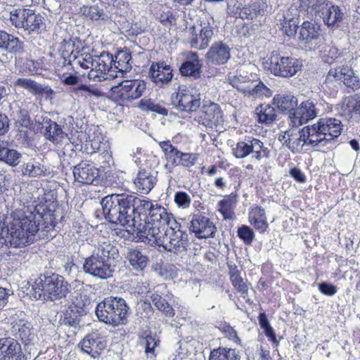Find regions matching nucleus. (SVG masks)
Masks as SVG:
<instances>
[{
    "label": "nucleus",
    "mask_w": 360,
    "mask_h": 360,
    "mask_svg": "<svg viewBox=\"0 0 360 360\" xmlns=\"http://www.w3.org/2000/svg\"><path fill=\"white\" fill-rule=\"evenodd\" d=\"M154 205L126 193L108 195L101 201L105 219L112 224L129 228L127 231L132 233L136 231L139 222H141L140 215L149 212Z\"/></svg>",
    "instance_id": "nucleus-1"
},
{
    "label": "nucleus",
    "mask_w": 360,
    "mask_h": 360,
    "mask_svg": "<svg viewBox=\"0 0 360 360\" xmlns=\"http://www.w3.org/2000/svg\"><path fill=\"white\" fill-rule=\"evenodd\" d=\"M12 221L6 229L7 244L14 248H20L32 243L37 235L44 238V231H48L43 227V216L35 211L34 207L23 205L22 208H15L11 213Z\"/></svg>",
    "instance_id": "nucleus-2"
},
{
    "label": "nucleus",
    "mask_w": 360,
    "mask_h": 360,
    "mask_svg": "<svg viewBox=\"0 0 360 360\" xmlns=\"http://www.w3.org/2000/svg\"><path fill=\"white\" fill-rule=\"evenodd\" d=\"M171 226L160 230V228L150 225L143 224L141 232L146 235H141L146 237V240L151 245L155 244L162 247L164 250L174 253L186 251L188 245L187 236L180 230V224L172 220Z\"/></svg>",
    "instance_id": "nucleus-3"
},
{
    "label": "nucleus",
    "mask_w": 360,
    "mask_h": 360,
    "mask_svg": "<svg viewBox=\"0 0 360 360\" xmlns=\"http://www.w3.org/2000/svg\"><path fill=\"white\" fill-rule=\"evenodd\" d=\"M341 131L340 120L335 118L321 120L314 124L302 128L304 146L316 150L325 147L332 149L334 139L339 136Z\"/></svg>",
    "instance_id": "nucleus-4"
},
{
    "label": "nucleus",
    "mask_w": 360,
    "mask_h": 360,
    "mask_svg": "<svg viewBox=\"0 0 360 360\" xmlns=\"http://www.w3.org/2000/svg\"><path fill=\"white\" fill-rule=\"evenodd\" d=\"M117 254V249L110 240L103 239L99 241L92 255L85 259L84 271L101 279L110 278L114 271L111 260Z\"/></svg>",
    "instance_id": "nucleus-5"
},
{
    "label": "nucleus",
    "mask_w": 360,
    "mask_h": 360,
    "mask_svg": "<svg viewBox=\"0 0 360 360\" xmlns=\"http://www.w3.org/2000/svg\"><path fill=\"white\" fill-rule=\"evenodd\" d=\"M68 292V283L58 274L40 275L32 285L31 295L39 300L47 297L51 300L65 297Z\"/></svg>",
    "instance_id": "nucleus-6"
},
{
    "label": "nucleus",
    "mask_w": 360,
    "mask_h": 360,
    "mask_svg": "<svg viewBox=\"0 0 360 360\" xmlns=\"http://www.w3.org/2000/svg\"><path fill=\"white\" fill-rule=\"evenodd\" d=\"M129 307L126 301L118 297H109L99 302L95 313L98 320L106 324H125Z\"/></svg>",
    "instance_id": "nucleus-7"
},
{
    "label": "nucleus",
    "mask_w": 360,
    "mask_h": 360,
    "mask_svg": "<svg viewBox=\"0 0 360 360\" xmlns=\"http://www.w3.org/2000/svg\"><path fill=\"white\" fill-rule=\"evenodd\" d=\"M214 20L209 15H205L200 20V27L193 25L188 29V41L192 48L206 49L214 35Z\"/></svg>",
    "instance_id": "nucleus-8"
},
{
    "label": "nucleus",
    "mask_w": 360,
    "mask_h": 360,
    "mask_svg": "<svg viewBox=\"0 0 360 360\" xmlns=\"http://www.w3.org/2000/svg\"><path fill=\"white\" fill-rule=\"evenodd\" d=\"M308 8L319 15L328 27H333L343 19L342 10L327 0H306Z\"/></svg>",
    "instance_id": "nucleus-9"
},
{
    "label": "nucleus",
    "mask_w": 360,
    "mask_h": 360,
    "mask_svg": "<svg viewBox=\"0 0 360 360\" xmlns=\"http://www.w3.org/2000/svg\"><path fill=\"white\" fill-rule=\"evenodd\" d=\"M270 60V70L276 76L289 77L295 75L302 66L296 58L282 56L276 52H272Z\"/></svg>",
    "instance_id": "nucleus-10"
},
{
    "label": "nucleus",
    "mask_w": 360,
    "mask_h": 360,
    "mask_svg": "<svg viewBox=\"0 0 360 360\" xmlns=\"http://www.w3.org/2000/svg\"><path fill=\"white\" fill-rule=\"evenodd\" d=\"M231 84L245 96L257 98L262 96H269L271 91L262 82L250 79L249 75L241 74L235 76L231 80Z\"/></svg>",
    "instance_id": "nucleus-11"
},
{
    "label": "nucleus",
    "mask_w": 360,
    "mask_h": 360,
    "mask_svg": "<svg viewBox=\"0 0 360 360\" xmlns=\"http://www.w3.org/2000/svg\"><path fill=\"white\" fill-rule=\"evenodd\" d=\"M172 220L175 219L171 214L167 212L165 208L158 204H155L148 212V221H144L143 222H139L135 232H136L139 238L143 241L146 237L141 236L144 234L139 230V228L142 229L141 226H143V224L156 226L160 228V230H162L168 226H171Z\"/></svg>",
    "instance_id": "nucleus-12"
},
{
    "label": "nucleus",
    "mask_w": 360,
    "mask_h": 360,
    "mask_svg": "<svg viewBox=\"0 0 360 360\" xmlns=\"http://www.w3.org/2000/svg\"><path fill=\"white\" fill-rule=\"evenodd\" d=\"M146 90V83L141 79H127L112 87L123 101H132L142 96Z\"/></svg>",
    "instance_id": "nucleus-13"
},
{
    "label": "nucleus",
    "mask_w": 360,
    "mask_h": 360,
    "mask_svg": "<svg viewBox=\"0 0 360 360\" xmlns=\"http://www.w3.org/2000/svg\"><path fill=\"white\" fill-rule=\"evenodd\" d=\"M300 11L295 4L292 5L287 10L282 11L276 14L275 20L276 25L283 32L289 36H294L298 27Z\"/></svg>",
    "instance_id": "nucleus-14"
},
{
    "label": "nucleus",
    "mask_w": 360,
    "mask_h": 360,
    "mask_svg": "<svg viewBox=\"0 0 360 360\" xmlns=\"http://www.w3.org/2000/svg\"><path fill=\"white\" fill-rule=\"evenodd\" d=\"M333 80L342 82L345 85L354 90L360 89V79L353 69L347 65L331 68L328 71L326 83L332 82Z\"/></svg>",
    "instance_id": "nucleus-15"
},
{
    "label": "nucleus",
    "mask_w": 360,
    "mask_h": 360,
    "mask_svg": "<svg viewBox=\"0 0 360 360\" xmlns=\"http://www.w3.org/2000/svg\"><path fill=\"white\" fill-rule=\"evenodd\" d=\"M172 103L180 111L193 112L200 107V98L188 89L179 88L176 94L172 95Z\"/></svg>",
    "instance_id": "nucleus-16"
},
{
    "label": "nucleus",
    "mask_w": 360,
    "mask_h": 360,
    "mask_svg": "<svg viewBox=\"0 0 360 360\" xmlns=\"http://www.w3.org/2000/svg\"><path fill=\"white\" fill-rule=\"evenodd\" d=\"M316 105V102L311 99L302 102L289 116L292 127H297L315 118L317 116Z\"/></svg>",
    "instance_id": "nucleus-17"
},
{
    "label": "nucleus",
    "mask_w": 360,
    "mask_h": 360,
    "mask_svg": "<svg viewBox=\"0 0 360 360\" xmlns=\"http://www.w3.org/2000/svg\"><path fill=\"white\" fill-rule=\"evenodd\" d=\"M266 8L267 4L265 0H255L240 9L239 15L241 18L250 20L256 25H260L264 20Z\"/></svg>",
    "instance_id": "nucleus-18"
},
{
    "label": "nucleus",
    "mask_w": 360,
    "mask_h": 360,
    "mask_svg": "<svg viewBox=\"0 0 360 360\" xmlns=\"http://www.w3.org/2000/svg\"><path fill=\"white\" fill-rule=\"evenodd\" d=\"M199 122L210 128L222 124L224 115L220 106L214 103L204 104L199 117Z\"/></svg>",
    "instance_id": "nucleus-19"
},
{
    "label": "nucleus",
    "mask_w": 360,
    "mask_h": 360,
    "mask_svg": "<svg viewBox=\"0 0 360 360\" xmlns=\"http://www.w3.org/2000/svg\"><path fill=\"white\" fill-rule=\"evenodd\" d=\"M208 63L214 65H222L231 58V48L221 41L214 42L205 55Z\"/></svg>",
    "instance_id": "nucleus-20"
},
{
    "label": "nucleus",
    "mask_w": 360,
    "mask_h": 360,
    "mask_svg": "<svg viewBox=\"0 0 360 360\" xmlns=\"http://www.w3.org/2000/svg\"><path fill=\"white\" fill-rule=\"evenodd\" d=\"M1 360H27L20 345L12 338L0 339Z\"/></svg>",
    "instance_id": "nucleus-21"
},
{
    "label": "nucleus",
    "mask_w": 360,
    "mask_h": 360,
    "mask_svg": "<svg viewBox=\"0 0 360 360\" xmlns=\"http://www.w3.org/2000/svg\"><path fill=\"white\" fill-rule=\"evenodd\" d=\"M190 229L198 238H214L216 232L213 222L204 216H195L191 222Z\"/></svg>",
    "instance_id": "nucleus-22"
},
{
    "label": "nucleus",
    "mask_w": 360,
    "mask_h": 360,
    "mask_svg": "<svg viewBox=\"0 0 360 360\" xmlns=\"http://www.w3.org/2000/svg\"><path fill=\"white\" fill-rule=\"evenodd\" d=\"M82 350L93 358H96L106 347L105 341L100 335L93 333L87 335L79 342Z\"/></svg>",
    "instance_id": "nucleus-23"
},
{
    "label": "nucleus",
    "mask_w": 360,
    "mask_h": 360,
    "mask_svg": "<svg viewBox=\"0 0 360 360\" xmlns=\"http://www.w3.org/2000/svg\"><path fill=\"white\" fill-rule=\"evenodd\" d=\"M75 180L83 184H92L98 176V170L93 165L82 162L74 167Z\"/></svg>",
    "instance_id": "nucleus-24"
},
{
    "label": "nucleus",
    "mask_w": 360,
    "mask_h": 360,
    "mask_svg": "<svg viewBox=\"0 0 360 360\" xmlns=\"http://www.w3.org/2000/svg\"><path fill=\"white\" fill-rule=\"evenodd\" d=\"M321 35V25L316 22L304 21L300 30L299 39L310 46L320 39Z\"/></svg>",
    "instance_id": "nucleus-25"
},
{
    "label": "nucleus",
    "mask_w": 360,
    "mask_h": 360,
    "mask_svg": "<svg viewBox=\"0 0 360 360\" xmlns=\"http://www.w3.org/2000/svg\"><path fill=\"white\" fill-rule=\"evenodd\" d=\"M11 333L16 340H20L29 347L30 342L35 339V334L32 324L24 320H19L11 328Z\"/></svg>",
    "instance_id": "nucleus-26"
},
{
    "label": "nucleus",
    "mask_w": 360,
    "mask_h": 360,
    "mask_svg": "<svg viewBox=\"0 0 360 360\" xmlns=\"http://www.w3.org/2000/svg\"><path fill=\"white\" fill-rule=\"evenodd\" d=\"M149 74L152 81L157 84H168L173 77L170 65L163 62L153 63L150 68Z\"/></svg>",
    "instance_id": "nucleus-27"
},
{
    "label": "nucleus",
    "mask_w": 360,
    "mask_h": 360,
    "mask_svg": "<svg viewBox=\"0 0 360 360\" xmlns=\"http://www.w3.org/2000/svg\"><path fill=\"white\" fill-rule=\"evenodd\" d=\"M159 146L167 160L165 168L171 172L175 167L179 165L183 152L174 146L169 141H160Z\"/></svg>",
    "instance_id": "nucleus-28"
},
{
    "label": "nucleus",
    "mask_w": 360,
    "mask_h": 360,
    "mask_svg": "<svg viewBox=\"0 0 360 360\" xmlns=\"http://www.w3.org/2000/svg\"><path fill=\"white\" fill-rule=\"evenodd\" d=\"M298 100L292 95L276 94L273 98V104L281 112L289 116L295 111Z\"/></svg>",
    "instance_id": "nucleus-29"
},
{
    "label": "nucleus",
    "mask_w": 360,
    "mask_h": 360,
    "mask_svg": "<svg viewBox=\"0 0 360 360\" xmlns=\"http://www.w3.org/2000/svg\"><path fill=\"white\" fill-rule=\"evenodd\" d=\"M0 48L9 53H18L23 51V42L12 34L0 30Z\"/></svg>",
    "instance_id": "nucleus-30"
},
{
    "label": "nucleus",
    "mask_w": 360,
    "mask_h": 360,
    "mask_svg": "<svg viewBox=\"0 0 360 360\" xmlns=\"http://www.w3.org/2000/svg\"><path fill=\"white\" fill-rule=\"evenodd\" d=\"M15 84L22 88L27 89L33 94H44L47 98H52L53 94V89L49 86H42L39 84L32 81L30 79L19 78L16 80Z\"/></svg>",
    "instance_id": "nucleus-31"
},
{
    "label": "nucleus",
    "mask_w": 360,
    "mask_h": 360,
    "mask_svg": "<svg viewBox=\"0 0 360 360\" xmlns=\"http://www.w3.org/2000/svg\"><path fill=\"white\" fill-rule=\"evenodd\" d=\"M126 257L132 268L137 271H143L149 262L147 255L139 248L129 249Z\"/></svg>",
    "instance_id": "nucleus-32"
},
{
    "label": "nucleus",
    "mask_w": 360,
    "mask_h": 360,
    "mask_svg": "<svg viewBox=\"0 0 360 360\" xmlns=\"http://www.w3.org/2000/svg\"><path fill=\"white\" fill-rule=\"evenodd\" d=\"M201 66L198 54L192 53L189 60L182 63L179 71L184 76L193 77L196 79L200 77Z\"/></svg>",
    "instance_id": "nucleus-33"
},
{
    "label": "nucleus",
    "mask_w": 360,
    "mask_h": 360,
    "mask_svg": "<svg viewBox=\"0 0 360 360\" xmlns=\"http://www.w3.org/2000/svg\"><path fill=\"white\" fill-rule=\"evenodd\" d=\"M44 136L46 139L57 145L60 143L67 134L63 131L60 125L56 122L49 120L45 122Z\"/></svg>",
    "instance_id": "nucleus-34"
},
{
    "label": "nucleus",
    "mask_w": 360,
    "mask_h": 360,
    "mask_svg": "<svg viewBox=\"0 0 360 360\" xmlns=\"http://www.w3.org/2000/svg\"><path fill=\"white\" fill-rule=\"evenodd\" d=\"M157 181L156 177L146 171H141L134 179L136 188L143 194H147L153 188Z\"/></svg>",
    "instance_id": "nucleus-35"
},
{
    "label": "nucleus",
    "mask_w": 360,
    "mask_h": 360,
    "mask_svg": "<svg viewBox=\"0 0 360 360\" xmlns=\"http://www.w3.org/2000/svg\"><path fill=\"white\" fill-rule=\"evenodd\" d=\"M252 155V159L261 161L269 157V150L259 139L250 136L248 156Z\"/></svg>",
    "instance_id": "nucleus-36"
},
{
    "label": "nucleus",
    "mask_w": 360,
    "mask_h": 360,
    "mask_svg": "<svg viewBox=\"0 0 360 360\" xmlns=\"http://www.w3.org/2000/svg\"><path fill=\"white\" fill-rule=\"evenodd\" d=\"M22 174L29 177L46 176L49 174V169L39 162H29L20 166Z\"/></svg>",
    "instance_id": "nucleus-37"
},
{
    "label": "nucleus",
    "mask_w": 360,
    "mask_h": 360,
    "mask_svg": "<svg viewBox=\"0 0 360 360\" xmlns=\"http://www.w3.org/2000/svg\"><path fill=\"white\" fill-rule=\"evenodd\" d=\"M69 309L71 312L82 315L85 313L86 307L90 304V300L86 295L74 292L71 295Z\"/></svg>",
    "instance_id": "nucleus-38"
},
{
    "label": "nucleus",
    "mask_w": 360,
    "mask_h": 360,
    "mask_svg": "<svg viewBox=\"0 0 360 360\" xmlns=\"http://www.w3.org/2000/svg\"><path fill=\"white\" fill-rule=\"evenodd\" d=\"M229 276L231 282L236 290L240 293L244 298L248 296V287L240 275L238 267L235 264H229Z\"/></svg>",
    "instance_id": "nucleus-39"
},
{
    "label": "nucleus",
    "mask_w": 360,
    "mask_h": 360,
    "mask_svg": "<svg viewBox=\"0 0 360 360\" xmlns=\"http://www.w3.org/2000/svg\"><path fill=\"white\" fill-rule=\"evenodd\" d=\"M21 154L16 150L9 148L8 143H0V160L6 162V164L15 167L20 162Z\"/></svg>",
    "instance_id": "nucleus-40"
},
{
    "label": "nucleus",
    "mask_w": 360,
    "mask_h": 360,
    "mask_svg": "<svg viewBox=\"0 0 360 360\" xmlns=\"http://www.w3.org/2000/svg\"><path fill=\"white\" fill-rule=\"evenodd\" d=\"M29 8H16L6 13L4 16L9 19L12 25L16 28H25V20L27 18Z\"/></svg>",
    "instance_id": "nucleus-41"
},
{
    "label": "nucleus",
    "mask_w": 360,
    "mask_h": 360,
    "mask_svg": "<svg viewBox=\"0 0 360 360\" xmlns=\"http://www.w3.org/2000/svg\"><path fill=\"white\" fill-rule=\"evenodd\" d=\"M44 17L40 13H37L34 11L29 9L27 18L25 20V30L30 33L32 32H39L40 29H43Z\"/></svg>",
    "instance_id": "nucleus-42"
},
{
    "label": "nucleus",
    "mask_w": 360,
    "mask_h": 360,
    "mask_svg": "<svg viewBox=\"0 0 360 360\" xmlns=\"http://www.w3.org/2000/svg\"><path fill=\"white\" fill-rule=\"evenodd\" d=\"M285 135L288 136V147L292 153H297L300 148L305 146L302 139V129L298 131L295 129L285 131Z\"/></svg>",
    "instance_id": "nucleus-43"
},
{
    "label": "nucleus",
    "mask_w": 360,
    "mask_h": 360,
    "mask_svg": "<svg viewBox=\"0 0 360 360\" xmlns=\"http://www.w3.org/2000/svg\"><path fill=\"white\" fill-rule=\"evenodd\" d=\"M258 121L262 123L270 124L276 120V113L274 107L269 104H262L256 108Z\"/></svg>",
    "instance_id": "nucleus-44"
},
{
    "label": "nucleus",
    "mask_w": 360,
    "mask_h": 360,
    "mask_svg": "<svg viewBox=\"0 0 360 360\" xmlns=\"http://www.w3.org/2000/svg\"><path fill=\"white\" fill-rule=\"evenodd\" d=\"M82 12L91 20L103 22L109 20V17L103 9L96 5L89 7L84 6L82 8Z\"/></svg>",
    "instance_id": "nucleus-45"
},
{
    "label": "nucleus",
    "mask_w": 360,
    "mask_h": 360,
    "mask_svg": "<svg viewBox=\"0 0 360 360\" xmlns=\"http://www.w3.org/2000/svg\"><path fill=\"white\" fill-rule=\"evenodd\" d=\"M131 60V53L127 50L120 51L115 56V68L120 72H128L132 68Z\"/></svg>",
    "instance_id": "nucleus-46"
},
{
    "label": "nucleus",
    "mask_w": 360,
    "mask_h": 360,
    "mask_svg": "<svg viewBox=\"0 0 360 360\" xmlns=\"http://www.w3.org/2000/svg\"><path fill=\"white\" fill-rule=\"evenodd\" d=\"M210 360H240L235 349L219 347L211 352Z\"/></svg>",
    "instance_id": "nucleus-47"
},
{
    "label": "nucleus",
    "mask_w": 360,
    "mask_h": 360,
    "mask_svg": "<svg viewBox=\"0 0 360 360\" xmlns=\"http://www.w3.org/2000/svg\"><path fill=\"white\" fill-rule=\"evenodd\" d=\"M113 61L112 56L109 54H101L99 56H95L94 67L99 73L107 76L106 71H109L111 68V63Z\"/></svg>",
    "instance_id": "nucleus-48"
},
{
    "label": "nucleus",
    "mask_w": 360,
    "mask_h": 360,
    "mask_svg": "<svg viewBox=\"0 0 360 360\" xmlns=\"http://www.w3.org/2000/svg\"><path fill=\"white\" fill-rule=\"evenodd\" d=\"M150 299L153 304L158 308V310L162 311L169 317H172L174 315V309L165 300L162 299L160 295L157 293H153L150 295Z\"/></svg>",
    "instance_id": "nucleus-49"
},
{
    "label": "nucleus",
    "mask_w": 360,
    "mask_h": 360,
    "mask_svg": "<svg viewBox=\"0 0 360 360\" xmlns=\"http://www.w3.org/2000/svg\"><path fill=\"white\" fill-rule=\"evenodd\" d=\"M342 108L346 114L360 111L359 96L355 95L345 98L342 102Z\"/></svg>",
    "instance_id": "nucleus-50"
},
{
    "label": "nucleus",
    "mask_w": 360,
    "mask_h": 360,
    "mask_svg": "<svg viewBox=\"0 0 360 360\" xmlns=\"http://www.w3.org/2000/svg\"><path fill=\"white\" fill-rule=\"evenodd\" d=\"M160 342L155 337L148 335L141 341V344L144 346L145 353L148 358L153 359L155 356V348Z\"/></svg>",
    "instance_id": "nucleus-51"
},
{
    "label": "nucleus",
    "mask_w": 360,
    "mask_h": 360,
    "mask_svg": "<svg viewBox=\"0 0 360 360\" xmlns=\"http://www.w3.org/2000/svg\"><path fill=\"white\" fill-rule=\"evenodd\" d=\"M77 92L82 91L81 97L85 101H91V98H99L103 94L102 92L98 89L91 88L90 86L86 84H81L75 89Z\"/></svg>",
    "instance_id": "nucleus-52"
},
{
    "label": "nucleus",
    "mask_w": 360,
    "mask_h": 360,
    "mask_svg": "<svg viewBox=\"0 0 360 360\" xmlns=\"http://www.w3.org/2000/svg\"><path fill=\"white\" fill-rule=\"evenodd\" d=\"M139 107L142 110H150L163 115L167 114V110L166 108L155 104L150 99H141L139 103Z\"/></svg>",
    "instance_id": "nucleus-53"
},
{
    "label": "nucleus",
    "mask_w": 360,
    "mask_h": 360,
    "mask_svg": "<svg viewBox=\"0 0 360 360\" xmlns=\"http://www.w3.org/2000/svg\"><path fill=\"white\" fill-rule=\"evenodd\" d=\"M250 136H245L243 140L238 142L236 148L233 149V154L237 158H245L248 157V150Z\"/></svg>",
    "instance_id": "nucleus-54"
},
{
    "label": "nucleus",
    "mask_w": 360,
    "mask_h": 360,
    "mask_svg": "<svg viewBox=\"0 0 360 360\" xmlns=\"http://www.w3.org/2000/svg\"><path fill=\"white\" fill-rule=\"evenodd\" d=\"M259 323L260 327L264 330L265 335L274 342H277L274 329L270 326L267 316L264 313L259 314Z\"/></svg>",
    "instance_id": "nucleus-55"
},
{
    "label": "nucleus",
    "mask_w": 360,
    "mask_h": 360,
    "mask_svg": "<svg viewBox=\"0 0 360 360\" xmlns=\"http://www.w3.org/2000/svg\"><path fill=\"white\" fill-rule=\"evenodd\" d=\"M94 58L95 57L90 53H85L76 57L75 62L82 68L87 70L94 67Z\"/></svg>",
    "instance_id": "nucleus-56"
},
{
    "label": "nucleus",
    "mask_w": 360,
    "mask_h": 360,
    "mask_svg": "<svg viewBox=\"0 0 360 360\" xmlns=\"http://www.w3.org/2000/svg\"><path fill=\"white\" fill-rule=\"evenodd\" d=\"M174 200L179 207L183 209L188 208L191 202L190 195L184 191H177L174 195Z\"/></svg>",
    "instance_id": "nucleus-57"
},
{
    "label": "nucleus",
    "mask_w": 360,
    "mask_h": 360,
    "mask_svg": "<svg viewBox=\"0 0 360 360\" xmlns=\"http://www.w3.org/2000/svg\"><path fill=\"white\" fill-rule=\"evenodd\" d=\"M238 236L247 245H250L255 237L253 231L248 226H242L238 229Z\"/></svg>",
    "instance_id": "nucleus-58"
},
{
    "label": "nucleus",
    "mask_w": 360,
    "mask_h": 360,
    "mask_svg": "<svg viewBox=\"0 0 360 360\" xmlns=\"http://www.w3.org/2000/svg\"><path fill=\"white\" fill-rule=\"evenodd\" d=\"M198 158V155L196 153H183L179 165L190 168L195 165Z\"/></svg>",
    "instance_id": "nucleus-59"
},
{
    "label": "nucleus",
    "mask_w": 360,
    "mask_h": 360,
    "mask_svg": "<svg viewBox=\"0 0 360 360\" xmlns=\"http://www.w3.org/2000/svg\"><path fill=\"white\" fill-rule=\"evenodd\" d=\"M230 203L226 200H221L218 202V211L221 212L224 219L231 218L229 213Z\"/></svg>",
    "instance_id": "nucleus-60"
},
{
    "label": "nucleus",
    "mask_w": 360,
    "mask_h": 360,
    "mask_svg": "<svg viewBox=\"0 0 360 360\" xmlns=\"http://www.w3.org/2000/svg\"><path fill=\"white\" fill-rule=\"evenodd\" d=\"M319 290L324 295L332 296L337 292L336 288L332 284L328 283H322L319 285Z\"/></svg>",
    "instance_id": "nucleus-61"
},
{
    "label": "nucleus",
    "mask_w": 360,
    "mask_h": 360,
    "mask_svg": "<svg viewBox=\"0 0 360 360\" xmlns=\"http://www.w3.org/2000/svg\"><path fill=\"white\" fill-rule=\"evenodd\" d=\"M250 221L251 224L254 225L255 228L257 230H258L260 233L264 232L268 228V223L266 221V217L262 219H257V220H250Z\"/></svg>",
    "instance_id": "nucleus-62"
},
{
    "label": "nucleus",
    "mask_w": 360,
    "mask_h": 360,
    "mask_svg": "<svg viewBox=\"0 0 360 360\" xmlns=\"http://www.w3.org/2000/svg\"><path fill=\"white\" fill-rule=\"evenodd\" d=\"M9 129V120L8 117L0 112V135L5 134Z\"/></svg>",
    "instance_id": "nucleus-63"
},
{
    "label": "nucleus",
    "mask_w": 360,
    "mask_h": 360,
    "mask_svg": "<svg viewBox=\"0 0 360 360\" xmlns=\"http://www.w3.org/2000/svg\"><path fill=\"white\" fill-rule=\"evenodd\" d=\"M88 78L94 81H103L108 78L105 75L99 73L95 67L91 68V70L88 74Z\"/></svg>",
    "instance_id": "nucleus-64"
}]
</instances>
